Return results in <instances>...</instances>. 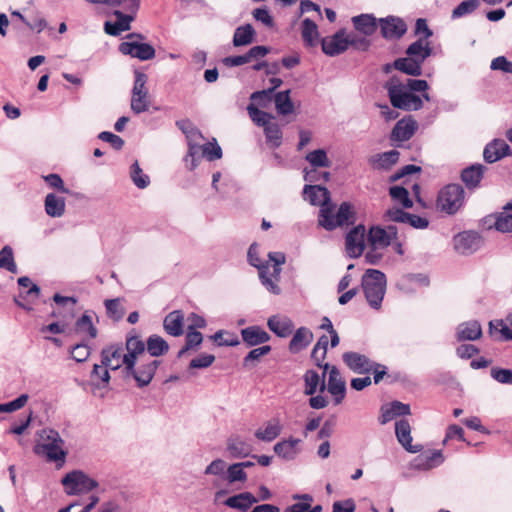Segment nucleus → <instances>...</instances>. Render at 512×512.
<instances>
[{
	"label": "nucleus",
	"instance_id": "obj_1",
	"mask_svg": "<svg viewBox=\"0 0 512 512\" xmlns=\"http://www.w3.org/2000/svg\"><path fill=\"white\" fill-rule=\"evenodd\" d=\"M304 199L314 206H320L318 224L327 231L353 224L355 212L349 202H343L335 211L329 190L321 185H305Z\"/></svg>",
	"mask_w": 512,
	"mask_h": 512
},
{
	"label": "nucleus",
	"instance_id": "obj_2",
	"mask_svg": "<svg viewBox=\"0 0 512 512\" xmlns=\"http://www.w3.org/2000/svg\"><path fill=\"white\" fill-rule=\"evenodd\" d=\"M390 102L394 108L417 111L423 107L422 99L405 89L404 82L393 76L385 84Z\"/></svg>",
	"mask_w": 512,
	"mask_h": 512
},
{
	"label": "nucleus",
	"instance_id": "obj_3",
	"mask_svg": "<svg viewBox=\"0 0 512 512\" xmlns=\"http://www.w3.org/2000/svg\"><path fill=\"white\" fill-rule=\"evenodd\" d=\"M362 289L369 306L379 310L386 293L387 280L383 272L367 269L362 276Z\"/></svg>",
	"mask_w": 512,
	"mask_h": 512
},
{
	"label": "nucleus",
	"instance_id": "obj_4",
	"mask_svg": "<svg viewBox=\"0 0 512 512\" xmlns=\"http://www.w3.org/2000/svg\"><path fill=\"white\" fill-rule=\"evenodd\" d=\"M465 191L460 184H448L437 195L436 209L447 215L456 214L464 205Z\"/></svg>",
	"mask_w": 512,
	"mask_h": 512
},
{
	"label": "nucleus",
	"instance_id": "obj_5",
	"mask_svg": "<svg viewBox=\"0 0 512 512\" xmlns=\"http://www.w3.org/2000/svg\"><path fill=\"white\" fill-rule=\"evenodd\" d=\"M42 443L35 447L36 453H43L49 461H65L66 452L63 450V440L53 429H43L40 433Z\"/></svg>",
	"mask_w": 512,
	"mask_h": 512
},
{
	"label": "nucleus",
	"instance_id": "obj_6",
	"mask_svg": "<svg viewBox=\"0 0 512 512\" xmlns=\"http://www.w3.org/2000/svg\"><path fill=\"white\" fill-rule=\"evenodd\" d=\"M145 36L140 33H130L126 35V41L119 45V51L123 55H129L141 61L153 59L155 49L152 45L144 43Z\"/></svg>",
	"mask_w": 512,
	"mask_h": 512
},
{
	"label": "nucleus",
	"instance_id": "obj_7",
	"mask_svg": "<svg viewBox=\"0 0 512 512\" xmlns=\"http://www.w3.org/2000/svg\"><path fill=\"white\" fill-rule=\"evenodd\" d=\"M67 495L86 494L98 487V482L81 470L67 473L61 480Z\"/></svg>",
	"mask_w": 512,
	"mask_h": 512
},
{
	"label": "nucleus",
	"instance_id": "obj_8",
	"mask_svg": "<svg viewBox=\"0 0 512 512\" xmlns=\"http://www.w3.org/2000/svg\"><path fill=\"white\" fill-rule=\"evenodd\" d=\"M134 85L131 95V110L140 114L149 109L150 94L147 88L148 77L145 73L136 70L134 73Z\"/></svg>",
	"mask_w": 512,
	"mask_h": 512
},
{
	"label": "nucleus",
	"instance_id": "obj_9",
	"mask_svg": "<svg viewBox=\"0 0 512 512\" xmlns=\"http://www.w3.org/2000/svg\"><path fill=\"white\" fill-rule=\"evenodd\" d=\"M247 258L250 265L256 267L259 272V278L262 285L272 294L279 295L281 289L274 282H272L271 278L267 277V272L269 268V263H262L259 257V246L256 243L250 245Z\"/></svg>",
	"mask_w": 512,
	"mask_h": 512
},
{
	"label": "nucleus",
	"instance_id": "obj_10",
	"mask_svg": "<svg viewBox=\"0 0 512 512\" xmlns=\"http://www.w3.org/2000/svg\"><path fill=\"white\" fill-rule=\"evenodd\" d=\"M125 357V349L120 345H110L101 351V363L104 367L117 370L124 365V373L126 374L127 362L124 360Z\"/></svg>",
	"mask_w": 512,
	"mask_h": 512
},
{
	"label": "nucleus",
	"instance_id": "obj_11",
	"mask_svg": "<svg viewBox=\"0 0 512 512\" xmlns=\"http://www.w3.org/2000/svg\"><path fill=\"white\" fill-rule=\"evenodd\" d=\"M365 227L358 225L351 229L345 239L346 252L351 258H357L362 255L365 248Z\"/></svg>",
	"mask_w": 512,
	"mask_h": 512
},
{
	"label": "nucleus",
	"instance_id": "obj_12",
	"mask_svg": "<svg viewBox=\"0 0 512 512\" xmlns=\"http://www.w3.org/2000/svg\"><path fill=\"white\" fill-rule=\"evenodd\" d=\"M482 239L476 232L465 231L454 237L455 250L464 255H469L480 249Z\"/></svg>",
	"mask_w": 512,
	"mask_h": 512
},
{
	"label": "nucleus",
	"instance_id": "obj_13",
	"mask_svg": "<svg viewBox=\"0 0 512 512\" xmlns=\"http://www.w3.org/2000/svg\"><path fill=\"white\" fill-rule=\"evenodd\" d=\"M159 364L158 360H150L147 363H141L137 368L133 365L131 369H127L125 376H132L138 387L147 386L152 381Z\"/></svg>",
	"mask_w": 512,
	"mask_h": 512
},
{
	"label": "nucleus",
	"instance_id": "obj_14",
	"mask_svg": "<svg viewBox=\"0 0 512 512\" xmlns=\"http://www.w3.org/2000/svg\"><path fill=\"white\" fill-rule=\"evenodd\" d=\"M321 47L323 53L330 57L344 53L348 49L346 30L340 29L334 35L323 38Z\"/></svg>",
	"mask_w": 512,
	"mask_h": 512
},
{
	"label": "nucleus",
	"instance_id": "obj_15",
	"mask_svg": "<svg viewBox=\"0 0 512 512\" xmlns=\"http://www.w3.org/2000/svg\"><path fill=\"white\" fill-rule=\"evenodd\" d=\"M342 359L345 365L357 374H369L375 367L374 361L358 352H345L342 355Z\"/></svg>",
	"mask_w": 512,
	"mask_h": 512
},
{
	"label": "nucleus",
	"instance_id": "obj_16",
	"mask_svg": "<svg viewBox=\"0 0 512 512\" xmlns=\"http://www.w3.org/2000/svg\"><path fill=\"white\" fill-rule=\"evenodd\" d=\"M330 368V365L328 363H325L323 366L324 371L322 372V375H319V373L315 370H307L303 376L304 383H305V389L304 394L312 396L314 395L318 390L320 392H323L326 389L325 384V378L326 373L328 369Z\"/></svg>",
	"mask_w": 512,
	"mask_h": 512
},
{
	"label": "nucleus",
	"instance_id": "obj_17",
	"mask_svg": "<svg viewBox=\"0 0 512 512\" xmlns=\"http://www.w3.org/2000/svg\"><path fill=\"white\" fill-rule=\"evenodd\" d=\"M379 22L381 34L385 39H398L407 31L405 22L398 17L388 16L381 18Z\"/></svg>",
	"mask_w": 512,
	"mask_h": 512
},
{
	"label": "nucleus",
	"instance_id": "obj_18",
	"mask_svg": "<svg viewBox=\"0 0 512 512\" xmlns=\"http://www.w3.org/2000/svg\"><path fill=\"white\" fill-rule=\"evenodd\" d=\"M270 49L266 46L258 45L252 47L247 53L237 56H228L223 59L224 65L227 67L241 66L253 60L265 57Z\"/></svg>",
	"mask_w": 512,
	"mask_h": 512
},
{
	"label": "nucleus",
	"instance_id": "obj_19",
	"mask_svg": "<svg viewBox=\"0 0 512 512\" xmlns=\"http://www.w3.org/2000/svg\"><path fill=\"white\" fill-rule=\"evenodd\" d=\"M443 462L444 456L441 450L425 451L412 461L411 467L416 470L427 471L438 467Z\"/></svg>",
	"mask_w": 512,
	"mask_h": 512
},
{
	"label": "nucleus",
	"instance_id": "obj_20",
	"mask_svg": "<svg viewBox=\"0 0 512 512\" xmlns=\"http://www.w3.org/2000/svg\"><path fill=\"white\" fill-rule=\"evenodd\" d=\"M327 389L334 397L335 404H340L346 393V384L336 366H330Z\"/></svg>",
	"mask_w": 512,
	"mask_h": 512
},
{
	"label": "nucleus",
	"instance_id": "obj_21",
	"mask_svg": "<svg viewBox=\"0 0 512 512\" xmlns=\"http://www.w3.org/2000/svg\"><path fill=\"white\" fill-rule=\"evenodd\" d=\"M509 155H511V148L503 139H494L485 146L483 151L484 160L488 163H494Z\"/></svg>",
	"mask_w": 512,
	"mask_h": 512
},
{
	"label": "nucleus",
	"instance_id": "obj_22",
	"mask_svg": "<svg viewBox=\"0 0 512 512\" xmlns=\"http://www.w3.org/2000/svg\"><path fill=\"white\" fill-rule=\"evenodd\" d=\"M116 21H107L104 24V30L111 36H118L124 31H128L131 28V22L135 19V14L123 13L119 10L114 12Z\"/></svg>",
	"mask_w": 512,
	"mask_h": 512
},
{
	"label": "nucleus",
	"instance_id": "obj_23",
	"mask_svg": "<svg viewBox=\"0 0 512 512\" xmlns=\"http://www.w3.org/2000/svg\"><path fill=\"white\" fill-rule=\"evenodd\" d=\"M241 337L247 347H255L267 343L271 336L262 327L248 326L241 330Z\"/></svg>",
	"mask_w": 512,
	"mask_h": 512
},
{
	"label": "nucleus",
	"instance_id": "obj_24",
	"mask_svg": "<svg viewBox=\"0 0 512 512\" xmlns=\"http://www.w3.org/2000/svg\"><path fill=\"white\" fill-rule=\"evenodd\" d=\"M268 328L275 333L278 337L285 338L289 336L293 329L294 324L287 316L273 315L267 320Z\"/></svg>",
	"mask_w": 512,
	"mask_h": 512
},
{
	"label": "nucleus",
	"instance_id": "obj_25",
	"mask_svg": "<svg viewBox=\"0 0 512 512\" xmlns=\"http://www.w3.org/2000/svg\"><path fill=\"white\" fill-rule=\"evenodd\" d=\"M395 433L399 443L409 452L420 451L418 445H412L411 427L407 420L401 419L395 423Z\"/></svg>",
	"mask_w": 512,
	"mask_h": 512
},
{
	"label": "nucleus",
	"instance_id": "obj_26",
	"mask_svg": "<svg viewBox=\"0 0 512 512\" xmlns=\"http://www.w3.org/2000/svg\"><path fill=\"white\" fill-rule=\"evenodd\" d=\"M257 502L258 498L255 497L252 493L242 492L227 498L223 504L240 512H247Z\"/></svg>",
	"mask_w": 512,
	"mask_h": 512
},
{
	"label": "nucleus",
	"instance_id": "obj_27",
	"mask_svg": "<svg viewBox=\"0 0 512 512\" xmlns=\"http://www.w3.org/2000/svg\"><path fill=\"white\" fill-rule=\"evenodd\" d=\"M417 122L411 118L399 120L391 132V139L394 141H407L415 133Z\"/></svg>",
	"mask_w": 512,
	"mask_h": 512
},
{
	"label": "nucleus",
	"instance_id": "obj_28",
	"mask_svg": "<svg viewBox=\"0 0 512 512\" xmlns=\"http://www.w3.org/2000/svg\"><path fill=\"white\" fill-rule=\"evenodd\" d=\"M163 328L165 332L173 337H178L183 334L184 328V315L180 310L170 312L163 321Z\"/></svg>",
	"mask_w": 512,
	"mask_h": 512
},
{
	"label": "nucleus",
	"instance_id": "obj_29",
	"mask_svg": "<svg viewBox=\"0 0 512 512\" xmlns=\"http://www.w3.org/2000/svg\"><path fill=\"white\" fill-rule=\"evenodd\" d=\"M399 155L397 150L375 154L369 158V164L376 170H388L398 162Z\"/></svg>",
	"mask_w": 512,
	"mask_h": 512
},
{
	"label": "nucleus",
	"instance_id": "obj_30",
	"mask_svg": "<svg viewBox=\"0 0 512 512\" xmlns=\"http://www.w3.org/2000/svg\"><path fill=\"white\" fill-rule=\"evenodd\" d=\"M380 423L386 424L398 416L410 414V406L400 401H393L387 406L381 408Z\"/></svg>",
	"mask_w": 512,
	"mask_h": 512
},
{
	"label": "nucleus",
	"instance_id": "obj_31",
	"mask_svg": "<svg viewBox=\"0 0 512 512\" xmlns=\"http://www.w3.org/2000/svg\"><path fill=\"white\" fill-rule=\"evenodd\" d=\"M124 349L126 350L124 360L127 362V369H131L136 363L137 356L145 351V343L138 336H130L126 340Z\"/></svg>",
	"mask_w": 512,
	"mask_h": 512
},
{
	"label": "nucleus",
	"instance_id": "obj_32",
	"mask_svg": "<svg viewBox=\"0 0 512 512\" xmlns=\"http://www.w3.org/2000/svg\"><path fill=\"white\" fill-rule=\"evenodd\" d=\"M313 340V333L306 327H300L296 330L290 343L289 350L292 353H298L305 349Z\"/></svg>",
	"mask_w": 512,
	"mask_h": 512
},
{
	"label": "nucleus",
	"instance_id": "obj_33",
	"mask_svg": "<svg viewBox=\"0 0 512 512\" xmlns=\"http://www.w3.org/2000/svg\"><path fill=\"white\" fill-rule=\"evenodd\" d=\"M406 55L413 57L419 63L423 64L424 61L432 55V47L429 41L418 39L408 46Z\"/></svg>",
	"mask_w": 512,
	"mask_h": 512
},
{
	"label": "nucleus",
	"instance_id": "obj_34",
	"mask_svg": "<svg viewBox=\"0 0 512 512\" xmlns=\"http://www.w3.org/2000/svg\"><path fill=\"white\" fill-rule=\"evenodd\" d=\"M65 199L54 193H49L45 197L44 208L48 216L59 218L65 213Z\"/></svg>",
	"mask_w": 512,
	"mask_h": 512
},
{
	"label": "nucleus",
	"instance_id": "obj_35",
	"mask_svg": "<svg viewBox=\"0 0 512 512\" xmlns=\"http://www.w3.org/2000/svg\"><path fill=\"white\" fill-rule=\"evenodd\" d=\"M354 28L365 36H371L377 29V19L372 14L352 17Z\"/></svg>",
	"mask_w": 512,
	"mask_h": 512
},
{
	"label": "nucleus",
	"instance_id": "obj_36",
	"mask_svg": "<svg viewBox=\"0 0 512 512\" xmlns=\"http://www.w3.org/2000/svg\"><path fill=\"white\" fill-rule=\"evenodd\" d=\"M481 325L477 321L462 323L457 328V339L459 341H474L481 337Z\"/></svg>",
	"mask_w": 512,
	"mask_h": 512
},
{
	"label": "nucleus",
	"instance_id": "obj_37",
	"mask_svg": "<svg viewBox=\"0 0 512 512\" xmlns=\"http://www.w3.org/2000/svg\"><path fill=\"white\" fill-rule=\"evenodd\" d=\"M227 451L233 458H243L252 451V446L239 436L231 437L227 441Z\"/></svg>",
	"mask_w": 512,
	"mask_h": 512
},
{
	"label": "nucleus",
	"instance_id": "obj_38",
	"mask_svg": "<svg viewBox=\"0 0 512 512\" xmlns=\"http://www.w3.org/2000/svg\"><path fill=\"white\" fill-rule=\"evenodd\" d=\"M299 443L300 440L295 438L280 441L274 445V452L285 460H292L299 452L297 448Z\"/></svg>",
	"mask_w": 512,
	"mask_h": 512
},
{
	"label": "nucleus",
	"instance_id": "obj_39",
	"mask_svg": "<svg viewBox=\"0 0 512 512\" xmlns=\"http://www.w3.org/2000/svg\"><path fill=\"white\" fill-rule=\"evenodd\" d=\"M395 69L411 76L422 75V64L415 60L413 57L407 55V57L396 59L393 63Z\"/></svg>",
	"mask_w": 512,
	"mask_h": 512
},
{
	"label": "nucleus",
	"instance_id": "obj_40",
	"mask_svg": "<svg viewBox=\"0 0 512 512\" xmlns=\"http://www.w3.org/2000/svg\"><path fill=\"white\" fill-rule=\"evenodd\" d=\"M485 167L482 164L472 165L462 171L461 179L468 188H475L480 183Z\"/></svg>",
	"mask_w": 512,
	"mask_h": 512
},
{
	"label": "nucleus",
	"instance_id": "obj_41",
	"mask_svg": "<svg viewBox=\"0 0 512 512\" xmlns=\"http://www.w3.org/2000/svg\"><path fill=\"white\" fill-rule=\"evenodd\" d=\"M255 30L250 24H245L236 28L233 35V45L235 47L247 46L254 41Z\"/></svg>",
	"mask_w": 512,
	"mask_h": 512
},
{
	"label": "nucleus",
	"instance_id": "obj_42",
	"mask_svg": "<svg viewBox=\"0 0 512 512\" xmlns=\"http://www.w3.org/2000/svg\"><path fill=\"white\" fill-rule=\"evenodd\" d=\"M146 348L152 357H159L166 354L169 350L167 341L159 335H151L146 341Z\"/></svg>",
	"mask_w": 512,
	"mask_h": 512
},
{
	"label": "nucleus",
	"instance_id": "obj_43",
	"mask_svg": "<svg viewBox=\"0 0 512 512\" xmlns=\"http://www.w3.org/2000/svg\"><path fill=\"white\" fill-rule=\"evenodd\" d=\"M281 429L279 420L273 419L266 424L264 429H258L255 432V437L261 441L271 442L280 435Z\"/></svg>",
	"mask_w": 512,
	"mask_h": 512
},
{
	"label": "nucleus",
	"instance_id": "obj_44",
	"mask_svg": "<svg viewBox=\"0 0 512 512\" xmlns=\"http://www.w3.org/2000/svg\"><path fill=\"white\" fill-rule=\"evenodd\" d=\"M274 103L276 111L280 115H289L294 111V105L290 98V90L275 93Z\"/></svg>",
	"mask_w": 512,
	"mask_h": 512
},
{
	"label": "nucleus",
	"instance_id": "obj_45",
	"mask_svg": "<svg viewBox=\"0 0 512 512\" xmlns=\"http://www.w3.org/2000/svg\"><path fill=\"white\" fill-rule=\"evenodd\" d=\"M319 37L318 27L314 21L305 18L302 22V38L307 46H315Z\"/></svg>",
	"mask_w": 512,
	"mask_h": 512
},
{
	"label": "nucleus",
	"instance_id": "obj_46",
	"mask_svg": "<svg viewBox=\"0 0 512 512\" xmlns=\"http://www.w3.org/2000/svg\"><path fill=\"white\" fill-rule=\"evenodd\" d=\"M368 241L375 248H384L390 245V238L386 234V230L381 227H372L368 233Z\"/></svg>",
	"mask_w": 512,
	"mask_h": 512
},
{
	"label": "nucleus",
	"instance_id": "obj_47",
	"mask_svg": "<svg viewBox=\"0 0 512 512\" xmlns=\"http://www.w3.org/2000/svg\"><path fill=\"white\" fill-rule=\"evenodd\" d=\"M122 298L107 299L104 302L107 316L113 321H119L125 314V308L122 306Z\"/></svg>",
	"mask_w": 512,
	"mask_h": 512
},
{
	"label": "nucleus",
	"instance_id": "obj_48",
	"mask_svg": "<svg viewBox=\"0 0 512 512\" xmlns=\"http://www.w3.org/2000/svg\"><path fill=\"white\" fill-rule=\"evenodd\" d=\"M247 111H248V114H249L251 120L257 126H261L263 128H265L266 125L270 124L271 120L274 119L273 115L260 110L254 103H250L247 106Z\"/></svg>",
	"mask_w": 512,
	"mask_h": 512
},
{
	"label": "nucleus",
	"instance_id": "obj_49",
	"mask_svg": "<svg viewBox=\"0 0 512 512\" xmlns=\"http://www.w3.org/2000/svg\"><path fill=\"white\" fill-rule=\"evenodd\" d=\"M203 341V335L196 330H188L185 338V345L179 350L177 357H183L189 350L197 349Z\"/></svg>",
	"mask_w": 512,
	"mask_h": 512
},
{
	"label": "nucleus",
	"instance_id": "obj_50",
	"mask_svg": "<svg viewBox=\"0 0 512 512\" xmlns=\"http://www.w3.org/2000/svg\"><path fill=\"white\" fill-rule=\"evenodd\" d=\"M75 328L78 333L87 334L90 338L97 336V329L92 322V316L88 312L77 319Z\"/></svg>",
	"mask_w": 512,
	"mask_h": 512
},
{
	"label": "nucleus",
	"instance_id": "obj_51",
	"mask_svg": "<svg viewBox=\"0 0 512 512\" xmlns=\"http://www.w3.org/2000/svg\"><path fill=\"white\" fill-rule=\"evenodd\" d=\"M495 227L503 233L512 232V202L504 207V212L498 216Z\"/></svg>",
	"mask_w": 512,
	"mask_h": 512
},
{
	"label": "nucleus",
	"instance_id": "obj_52",
	"mask_svg": "<svg viewBox=\"0 0 512 512\" xmlns=\"http://www.w3.org/2000/svg\"><path fill=\"white\" fill-rule=\"evenodd\" d=\"M272 348L270 345H262L260 347L254 348L244 357L243 366L254 367L256 362L260 361L263 356H266L271 352Z\"/></svg>",
	"mask_w": 512,
	"mask_h": 512
},
{
	"label": "nucleus",
	"instance_id": "obj_53",
	"mask_svg": "<svg viewBox=\"0 0 512 512\" xmlns=\"http://www.w3.org/2000/svg\"><path fill=\"white\" fill-rule=\"evenodd\" d=\"M0 269H6L11 273H17V265L14 261L13 249L6 245L0 250Z\"/></svg>",
	"mask_w": 512,
	"mask_h": 512
},
{
	"label": "nucleus",
	"instance_id": "obj_54",
	"mask_svg": "<svg viewBox=\"0 0 512 512\" xmlns=\"http://www.w3.org/2000/svg\"><path fill=\"white\" fill-rule=\"evenodd\" d=\"M130 177L134 185L139 189L146 188L150 183L149 176L143 173L137 160L130 167Z\"/></svg>",
	"mask_w": 512,
	"mask_h": 512
},
{
	"label": "nucleus",
	"instance_id": "obj_55",
	"mask_svg": "<svg viewBox=\"0 0 512 512\" xmlns=\"http://www.w3.org/2000/svg\"><path fill=\"white\" fill-rule=\"evenodd\" d=\"M264 133L266 136V140L268 143L272 145V147L277 148L282 143V131L280 126L277 123H270L266 125L264 128Z\"/></svg>",
	"mask_w": 512,
	"mask_h": 512
},
{
	"label": "nucleus",
	"instance_id": "obj_56",
	"mask_svg": "<svg viewBox=\"0 0 512 512\" xmlns=\"http://www.w3.org/2000/svg\"><path fill=\"white\" fill-rule=\"evenodd\" d=\"M305 159L311 164L312 167H329L330 160L327 157V153L323 149H317L309 152Z\"/></svg>",
	"mask_w": 512,
	"mask_h": 512
},
{
	"label": "nucleus",
	"instance_id": "obj_57",
	"mask_svg": "<svg viewBox=\"0 0 512 512\" xmlns=\"http://www.w3.org/2000/svg\"><path fill=\"white\" fill-rule=\"evenodd\" d=\"M200 152L202 153V145L192 143V139H189L188 152L185 157V162L189 170L192 171L198 166Z\"/></svg>",
	"mask_w": 512,
	"mask_h": 512
},
{
	"label": "nucleus",
	"instance_id": "obj_58",
	"mask_svg": "<svg viewBox=\"0 0 512 512\" xmlns=\"http://www.w3.org/2000/svg\"><path fill=\"white\" fill-rule=\"evenodd\" d=\"M227 463L220 458L213 460L204 470L206 476H216L222 479L226 477Z\"/></svg>",
	"mask_w": 512,
	"mask_h": 512
},
{
	"label": "nucleus",
	"instance_id": "obj_59",
	"mask_svg": "<svg viewBox=\"0 0 512 512\" xmlns=\"http://www.w3.org/2000/svg\"><path fill=\"white\" fill-rule=\"evenodd\" d=\"M225 479L230 483L245 482L247 480V473L239 465V463H233L227 466Z\"/></svg>",
	"mask_w": 512,
	"mask_h": 512
},
{
	"label": "nucleus",
	"instance_id": "obj_60",
	"mask_svg": "<svg viewBox=\"0 0 512 512\" xmlns=\"http://www.w3.org/2000/svg\"><path fill=\"white\" fill-rule=\"evenodd\" d=\"M389 194L393 200L399 202L404 208L413 206L412 200L409 198L408 190L402 186H393L389 190Z\"/></svg>",
	"mask_w": 512,
	"mask_h": 512
},
{
	"label": "nucleus",
	"instance_id": "obj_61",
	"mask_svg": "<svg viewBox=\"0 0 512 512\" xmlns=\"http://www.w3.org/2000/svg\"><path fill=\"white\" fill-rule=\"evenodd\" d=\"M110 368L104 367L102 364H94L92 372H91V379L95 381L96 379L99 380L96 385L106 387L109 384L110 381V374L109 370Z\"/></svg>",
	"mask_w": 512,
	"mask_h": 512
},
{
	"label": "nucleus",
	"instance_id": "obj_62",
	"mask_svg": "<svg viewBox=\"0 0 512 512\" xmlns=\"http://www.w3.org/2000/svg\"><path fill=\"white\" fill-rule=\"evenodd\" d=\"M479 7V1L478 0H465L461 2L457 7L454 8L452 11V18H460L467 14L472 13L474 10H476Z\"/></svg>",
	"mask_w": 512,
	"mask_h": 512
},
{
	"label": "nucleus",
	"instance_id": "obj_63",
	"mask_svg": "<svg viewBox=\"0 0 512 512\" xmlns=\"http://www.w3.org/2000/svg\"><path fill=\"white\" fill-rule=\"evenodd\" d=\"M275 93L272 92V89H264L261 91L253 92L250 96L252 103H256L260 107H267L272 100H274Z\"/></svg>",
	"mask_w": 512,
	"mask_h": 512
},
{
	"label": "nucleus",
	"instance_id": "obj_64",
	"mask_svg": "<svg viewBox=\"0 0 512 512\" xmlns=\"http://www.w3.org/2000/svg\"><path fill=\"white\" fill-rule=\"evenodd\" d=\"M202 156L206 157L209 161H214L222 157V149L215 139H213V142L202 145Z\"/></svg>",
	"mask_w": 512,
	"mask_h": 512
}]
</instances>
